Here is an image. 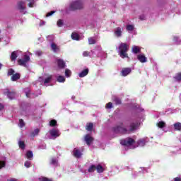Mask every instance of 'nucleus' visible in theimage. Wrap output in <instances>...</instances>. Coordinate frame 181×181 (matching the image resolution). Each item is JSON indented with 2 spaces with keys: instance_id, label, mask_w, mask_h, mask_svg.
Returning <instances> with one entry per match:
<instances>
[{
  "instance_id": "1",
  "label": "nucleus",
  "mask_w": 181,
  "mask_h": 181,
  "mask_svg": "<svg viewBox=\"0 0 181 181\" xmlns=\"http://www.w3.org/2000/svg\"><path fill=\"white\" fill-rule=\"evenodd\" d=\"M139 125H141V123L138 121H132L129 123V125L125 127H124L123 123H120L119 124H117L112 127V132H113V134L122 135L131 134L133 131H136V129L139 128Z\"/></svg>"
},
{
  "instance_id": "2",
  "label": "nucleus",
  "mask_w": 181,
  "mask_h": 181,
  "mask_svg": "<svg viewBox=\"0 0 181 181\" xmlns=\"http://www.w3.org/2000/svg\"><path fill=\"white\" fill-rule=\"evenodd\" d=\"M119 55L122 59L128 57V50H129V45L125 42H121L118 47H116Z\"/></svg>"
},
{
  "instance_id": "3",
  "label": "nucleus",
  "mask_w": 181,
  "mask_h": 181,
  "mask_svg": "<svg viewBox=\"0 0 181 181\" xmlns=\"http://www.w3.org/2000/svg\"><path fill=\"white\" fill-rule=\"evenodd\" d=\"M121 145L123 146H127L129 149H134L135 148V140L134 139L129 137L120 141Z\"/></svg>"
},
{
  "instance_id": "4",
  "label": "nucleus",
  "mask_w": 181,
  "mask_h": 181,
  "mask_svg": "<svg viewBox=\"0 0 181 181\" xmlns=\"http://www.w3.org/2000/svg\"><path fill=\"white\" fill-rule=\"evenodd\" d=\"M60 130L57 128H53L52 129L49 131V133L45 134L46 139H56V138H59L60 135Z\"/></svg>"
},
{
  "instance_id": "5",
  "label": "nucleus",
  "mask_w": 181,
  "mask_h": 181,
  "mask_svg": "<svg viewBox=\"0 0 181 181\" xmlns=\"http://www.w3.org/2000/svg\"><path fill=\"white\" fill-rule=\"evenodd\" d=\"M92 57H103V56H106V54L103 52V48L101 46H97L93 50H91Z\"/></svg>"
},
{
  "instance_id": "6",
  "label": "nucleus",
  "mask_w": 181,
  "mask_h": 181,
  "mask_svg": "<svg viewBox=\"0 0 181 181\" xmlns=\"http://www.w3.org/2000/svg\"><path fill=\"white\" fill-rule=\"evenodd\" d=\"M83 8V2L78 0L71 3L69 6L70 11H76V9H81Z\"/></svg>"
},
{
  "instance_id": "7",
  "label": "nucleus",
  "mask_w": 181,
  "mask_h": 181,
  "mask_svg": "<svg viewBox=\"0 0 181 181\" xmlns=\"http://www.w3.org/2000/svg\"><path fill=\"white\" fill-rule=\"evenodd\" d=\"M30 60V57L29 55H24V58L20 59L18 60V64L20 66H23V67H28V62Z\"/></svg>"
},
{
  "instance_id": "8",
  "label": "nucleus",
  "mask_w": 181,
  "mask_h": 181,
  "mask_svg": "<svg viewBox=\"0 0 181 181\" xmlns=\"http://www.w3.org/2000/svg\"><path fill=\"white\" fill-rule=\"evenodd\" d=\"M52 76H48L45 79H44L43 77L41 76L38 78V81L40 83L42 86H45L46 87H47V86H49V83L52 81Z\"/></svg>"
},
{
  "instance_id": "9",
  "label": "nucleus",
  "mask_w": 181,
  "mask_h": 181,
  "mask_svg": "<svg viewBox=\"0 0 181 181\" xmlns=\"http://www.w3.org/2000/svg\"><path fill=\"white\" fill-rule=\"evenodd\" d=\"M25 5H26V1H18L17 4L18 9L20 10V12L23 14L27 13V11H25V9H26V6Z\"/></svg>"
},
{
  "instance_id": "10",
  "label": "nucleus",
  "mask_w": 181,
  "mask_h": 181,
  "mask_svg": "<svg viewBox=\"0 0 181 181\" xmlns=\"http://www.w3.org/2000/svg\"><path fill=\"white\" fill-rule=\"evenodd\" d=\"M4 95H6L9 100H13L16 97V93L13 91H10L8 89H6L4 92Z\"/></svg>"
},
{
  "instance_id": "11",
  "label": "nucleus",
  "mask_w": 181,
  "mask_h": 181,
  "mask_svg": "<svg viewBox=\"0 0 181 181\" xmlns=\"http://www.w3.org/2000/svg\"><path fill=\"white\" fill-rule=\"evenodd\" d=\"M72 155L74 158H76V159H80V158L83 156V153L78 148H75L72 151Z\"/></svg>"
},
{
  "instance_id": "12",
  "label": "nucleus",
  "mask_w": 181,
  "mask_h": 181,
  "mask_svg": "<svg viewBox=\"0 0 181 181\" xmlns=\"http://www.w3.org/2000/svg\"><path fill=\"white\" fill-rule=\"evenodd\" d=\"M148 142H149V138L144 137V138L140 139L137 141V145L138 146H145L146 144H148Z\"/></svg>"
},
{
  "instance_id": "13",
  "label": "nucleus",
  "mask_w": 181,
  "mask_h": 181,
  "mask_svg": "<svg viewBox=\"0 0 181 181\" xmlns=\"http://www.w3.org/2000/svg\"><path fill=\"white\" fill-rule=\"evenodd\" d=\"M84 141L86 144L88 145V146H90L93 144V141H94V138L91 136L90 134H86L84 137Z\"/></svg>"
},
{
  "instance_id": "14",
  "label": "nucleus",
  "mask_w": 181,
  "mask_h": 181,
  "mask_svg": "<svg viewBox=\"0 0 181 181\" xmlns=\"http://www.w3.org/2000/svg\"><path fill=\"white\" fill-rule=\"evenodd\" d=\"M24 93H25V95L28 98H35V97H37V94L30 93V89L29 88H26L24 89Z\"/></svg>"
},
{
  "instance_id": "15",
  "label": "nucleus",
  "mask_w": 181,
  "mask_h": 181,
  "mask_svg": "<svg viewBox=\"0 0 181 181\" xmlns=\"http://www.w3.org/2000/svg\"><path fill=\"white\" fill-rule=\"evenodd\" d=\"M137 60H139L140 63H146V62H148V58L145 57L144 54H139L137 55Z\"/></svg>"
},
{
  "instance_id": "16",
  "label": "nucleus",
  "mask_w": 181,
  "mask_h": 181,
  "mask_svg": "<svg viewBox=\"0 0 181 181\" xmlns=\"http://www.w3.org/2000/svg\"><path fill=\"white\" fill-rule=\"evenodd\" d=\"M57 64L59 69H64L66 67V62L62 59H57Z\"/></svg>"
},
{
  "instance_id": "17",
  "label": "nucleus",
  "mask_w": 181,
  "mask_h": 181,
  "mask_svg": "<svg viewBox=\"0 0 181 181\" xmlns=\"http://www.w3.org/2000/svg\"><path fill=\"white\" fill-rule=\"evenodd\" d=\"M131 71H132V69L131 68H124L121 71V74L123 77H127V76H128V74H129Z\"/></svg>"
},
{
  "instance_id": "18",
  "label": "nucleus",
  "mask_w": 181,
  "mask_h": 181,
  "mask_svg": "<svg viewBox=\"0 0 181 181\" xmlns=\"http://www.w3.org/2000/svg\"><path fill=\"white\" fill-rule=\"evenodd\" d=\"M114 33L116 37H121V36H122V28H121V27L116 28L115 29Z\"/></svg>"
},
{
  "instance_id": "19",
  "label": "nucleus",
  "mask_w": 181,
  "mask_h": 181,
  "mask_svg": "<svg viewBox=\"0 0 181 181\" xmlns=\"http://www.w3.org/2000/svg\"><path fill=\"white\" fill-rule=\"evenodd\" d=\"M89 71L90 70L88 69V68L83 69L82 71H81L78 74V77H80V78H83V77H86V76L88 74Z\"/></svg>"
},
{
  "instance_id": "20",
  "label": "nucleus",
  "mask_w": 181,
  "mask_h": 181,
  "mask_svg": "<svg viewBox=\"0 0 181 181\" xmlns=\"http://www.w3.org/2000/svg\"><path fill=\"white\" fill-rule=\"evenodd\" d=\"M173 128L174 131L180 132L181 131V122H177L174 123L173 125Z\"/></svg>"
},
{
  "instance_id": "21",
  "label": "nucleus",
  "mask_w": 181,
  "mask_h": 181,
  "mask_svg": "<svg viewBox=\"0 0 181 181\" xmlns=\"http://www.w3.org/2000/svg\"><path fill=\"white\" fill-rule=\"evenodd\" d=\"M18 53H21V52L20 51H14L11 53V62H15V60H16V59L18 57Z\"/></svg>"
},
{
  "instance_id": "22",
  "label": "nucleus",
  "mask_w": 181,
  "mask_h": 181,
  "mask_svg": "<svg viewBox=\"0 0 181 181\" xmlns=\"http://www.w3.org/2000/svg\"><path fill=\"white\" fill-rule=\"evenodd\" d=\"M39 132H40V129H35L33 131H32L30 133V136L32 138H34V136H37V135H39Z\"/></svg>"
},
{
  "instance_id": "23",
  "label": "nucleus",
  "mask_w": 181,
  "mask_h": 181,
  "mask_svg": "<svg viewBox=\"0 0 181 181\" xmlns=\"http://www.w3.org/2000/svg\"><path fill=\"white\" fill-rule=\"evenodd\" d=\"M169 114H173L172 109H166L165 112H160L159 115H169Z\"/></svg>"
},
{
  "instance_id": "24",
  "label": "nucleus",
  "mask_w": 181,
  "mask_h": 181,
  "mask_svg": "<svg viewBox=\"0 0 181 181\" xmlns=\"http://www.w3.org/2000/svg\"><path fill=\"white\" fill-rule=\"evenodd\" d=\"M132 52L134 54H138V53H141V49L138 46H133L132 48Z\"/></svg>"
},
{
  "instance_id": "25",
  "label": "nucleus",
  "mask_w": 181,
  "mask_h": 181,
  "mask_svg": "<svg viewBox=\"0 0 181 181\" xmlns=\"http://www.w3.org/2000/svg\"><path fill=\"white\" fill-rule=\"evenodd\" d=\"M51 165H53L54 166H58L59 160L57 157H54L51 159Z\"/></svg>"
},
{
  "instance_id": "26",
  "label": "nucleus",
  "mask_w": 181,
  "mask_h": 181,
  "mask_svg": "<svg viewBox=\"0 0 181 181\" xmlns=\"http://www.w3.org/2000/svg\"><path fill=\"white\" fill-rule=\"evenodd\" d=\"M112 100L116 105H119V104H121V99L117 96H112Z\"/></svg>"
},
{
  "instance_id": "27",
  "label": "nucleus",
  "mask_w": 181,
  "mask_h": 181,
  "mask_svg": "<svg viewBox=\"0 0 181 181\" xmlns=\"http://www.w3.org/2000/svg\"><path fill=\"white\" fill-rule=\"evenodd\" d=\"M25 156L27 159H29V160H32V159H33V152H32V151H27Z\"/></svg>"
},
{
  "instance_id": "28",
  "label": "nucleus",
  "mask_w": 181,
  "mask_h": 181,
  "mask_svg": "<svg viewBox=\"0 0 181 181\" xmlns=\"http://www.w3.org/2000/svg\"><path fill=\"white\" fill-rule=\"evenodd\" d=\"M173 42L175 45H181V38L177 36H175L173 39Z\"/></svg>"
},
{
  "instance_id": "29",
  "label": "nucleus",
  "mask_w": 181,
  "mask_h": 181,
  "mask_svg": "<svg viewBox=\"0 0 181 181\" xmlns=\"http://www.w3.org/2000/svg\"><path fill=\"white\" fill-rule=\"evenodd\" d=\"M51 49L54 53L59 52V47L54 42L51 43Z\"/></svg>"
},
{
  "instance_id": "30",
  "label": "nucleus",
  "mask_w": 181,
  "mask_h": 181,
  "mask_svg": "<svg viewBox=\"0 0 181 181\" xmlns=\"http://www.w3.org/2000/svg\"><path fill=\"white\" fill-rule=\"evenodd\" d=\"M57 81L58 83H64L66 81V77L63 76H58L57 77Z\"/></svg>"
},
{
  "instance_id": "31",
  "label": "nucleus",
  "mask_w": 181,
  "mask_h": 181,
  "mask_svg": "<svg viewBox=\"0 0 181 181\" xmlns=\"http://www.w3.org/2000/svg\"><path fill=\"white\" fill-rule=\"evenodd\" d=\"M20 78H21V74H13L11 76L12 81H16L17 80H19Z\"/></svg>"
},
{
  "instance_id": "32",
  "label": "nucleus",
  "mask_w": 181,
  "mask_h": 181,
  "mask_svg": "<svg viewBox=\"0 0 181 181\" xmlns=\"http://www.w3.org/2000/svg\"><path fill=\"white\" fill-rule=\"evenodd\" d=\"M95 170H96V166L95 165H90L88 168V172L89 173H93V172H95Z\"/></svg>"
},
{
  "instance_id": "33",
  "label": "nucleus",
  "mask_w": 181,
  "mask_h": 181,
  "mask_svg": "<svg viewBox=\"0 0 181 181\" xmlns=\"http://www.w3.org/2000/svg\"><path fill=\"white\" fill-rule=\"evenodd\" d=\"M82 55L83 57H93V54L91 53V51H85L83 52Z\"/></svg>"
},
{
  "instance_id": "34",
  "label": "nucleus",
  "mask_w": 181,
  "mask_h": 181,
  "mask_svg": "<svg viewBox=\"0 0 181 181\" xmlns=\"http://www.w3.org/2000/svg\"><path fill=\"white\" fill-rule=\"evenodd\" d=\"M157 127L158 128H165V127H166V123L163 121H160L157 123Z\"/></svg>"
},
{
  "instance_id": "35",
  "label": "nucleus",
  "mask_w": 181,
  "mask_h": 181,
  "mask_svg": "<svg viewBox=\"0 0 181 181\" xmlns=\"http://www.w3.org/2000/svg\"><path fill=\"white\" fill-rule=\"evenodd\" d=\"M71 39H73V40H80V36L78 35V34L73 33L71 34Z\"/></svg>"
},
{
  "instance_id": "36",
  "label": "nucleus",
  "mask_w": 181,
  "mask_h": 181,
  "mask_svg": "<svg viewBox=\"0 0 181 181\" xmlns=\"http://www.w3.org/2000/svg\"><path fill=\"white\" fill-rule=\"evenodd\" d=\"M96 170L98 173H103L104 172V168L101 165H98L96 166Z\"/></svg>"
},
{
  "instance_id": "37",
  "label": "nucleus",
  "mask_w": 181,
  "mask_h": 181,
  "mask_svg": "<svg viewBox=\"0 0 181 181\" xmlns=\"http://www.w3.org/2000/svg\"><path fill=\"white\" fill-rule=\"evenodd\" d=\"M127 30H128L129 33H131L134 29H135V27L134 25H127L126 27Z\"/></svg>"
},
{
  "instance_id": "38",
  "label": "nucleus",
  "mask_w": 181,
  "mask_h": 181,
  "mask_svg": "<svg viewBox=\"0 0 181 181\" xmlns=\"http://www.w3.org/2000/svg\"><path fill=\"white\" fill-rule=\"evenodd\" d=\"M65 77L69 78V77H71V71L69 69H65Z\"/></svg>"
},
{
  "instance_id": "39",
  "label": "nucleus",
  "mask_w": 181,
  "mask_h": 181,
  "mask_svg": "<svg viewBox=\"0 0 181 181\" xmlns=\"http://www.w3.org/2000/svg\"><path fill=\"white\" fill-rule=\"evenodd\" d=\"M28 4L29 8H33L34 6H36V4H35V0H26Z\"/></svg>"
},
{
  "instance_id": "40",
  "label": "nucleus",
  "mask_w": 181,
  "mask_h": 181,
  "mask_svg": "<svg viewBox=\"0 0 181 181\" xmlns=\"http://www.w3.org/2000/svg\"><path fill=\"white\" fill-rule=\"evenodd\" d=\"M57 121L56 119H51L49 121V126L50 127H57Z\"/></svg>"
},
{
  "instance_id": "41",
  "label": "nucleus",
  "mask_w": 181,
  "mask_h": 181,
  "mask_svg": "<svg viewBox=\"0 0 181 181\" xmlns=\"http://www.w3.org/2000/svg\"><path fill=\"white\" fill-rule=\"evenodd\" d=\"M22 115L28 116L29 115V109L28 107H25V109H23L21 112Z\"/></svg>"
},
{
  "instance_id": "42",
  "label": "nucleus",
  "mask_w": 181,
  "mask_h": 181,
  "mask_svg": "<svg viewBox=\"0 0 181 181\" xmlns=\"http://www.w3.org/2000/svg\"><path fill=\"white\" fill-rule=\"evenodd\" d=\"M18 146H19V148H21V149H25V142L21 140L18 141Z\"/></svg>"
},
{
  "instance_id": "43",
  "label": "nucleus",
  "mask_w": 181,
  "mask_h": 181,
  "mask_svg": "<svg viewBox=\"0 0 181 181\" xmlns=\"http://www.w3.org/2000/svg\"><path fill=\"white\" fill-rule=\"evenodd\" d=\"M93 123H88L86 127V131H93Z\"/></svg>"
},
{
  "instance_id": "44",
  "label": "nucleus",
  "mask_w": 181,
  "mask_h": 181,
  "mask_svg": "<svg viewBox=\"0 0 181 181\" xmlns=\"http://www.w3.org/2000/svg\"><path fill=\"white\" fill-rule=\"evenodd\" d=\"M88 43L89 45H95V39L93 37L88 38Z\"/></svg>"
},
{
  "instance_id": "45",
  "label": "nucleus",
  "mask_w": 181,
  "mask_h": 181,
  "mask_svg": "<svg viewBox=\"0 0 181 181\" xmlns=\"http://www.w3.org/2000/svg\"><path fill=\"white\" fill-rule=\"evenodd\" d=\"M135 109H136V111H137V112H144V109L142 107H141V106H139V105H136Z\"/></svg>"
},
{
  "instance_id": "46",
  "label": "nucleus",
  "mask_w": 181,
  "mask_h": 181,
  "mask_svg": "<svg viewBox=\"0 0 181 181\" xmlns=\"http://www.w3.org/2000/svg\"><path fill=\"white\" fill-rule=\"evenodd\" d=\"M23 127H25V122H23V119H19V127L23 128Z\"/></svg>"
},
{
  "instance_id": "47",
  "label": "nucleus",
  "mask_w": 181,
  "mask_h": 181,
  "mask_svg": "<svg viewBox=\"0 0 181 181\" xmlns=\"http://www.w3.org/2000/svg\"><path fill=\"white\" fill-rule=\"evenodd\" d=\"M141 170L139 172V173H147L148 169L145 168H140Z\"/></svg>"
},
{
  "instance_id": "48",
  "label": "nucleus",
  "mask_w": 181,
  "mask_h": 181,
  "mask_svg": "<svg viewBox=\"0 0 181 181\" xmlns=\"http://www.w3.org/2000/svg\"><path fill=\"white\" fill-rule=\"evenodd\" d=\"M175 79L176 80V81H181V73L177 74L175 76Z\"/></svg>"
},
{
  "instance_id": "49",
  "label": "nucleus",
  "mask_w": 181,
  "mask_h": 181,
  "mask_svg": "<svg viewBox=\"0 0 181 181\" xmlns=\"http://www.w3.org/2000/svg\"><path fill=\"white\" fill-rule=\"evenodd\" d=\"M15 73V70L13 69H10L8 70V76H13V74Z\"/></svg>"
},
{
  "instance_id": "50",
  "label": "nucleus",
  "mask_w": 181,
  "mask_h": 181,
  "mask_svg": "<svg viewBox=\"0 0 181 181\" xmlns=\"http://www.w3.org/2000/svg\"><path fill=\"white\" fill-rule=\"evenodd\" d=\"M6 163H5V160H0V169H2V168H5Z\"/></svg>"
},
{
  "instance_id": "51",
  "label": "nucleus",
  "mask_w": 181,
  "mask_h": 181,
  "mask_svg": "<svg viewBox=\"0 0 181 181\" xmlns=\"http://www.w3.org/2000/svg\"><path fill=\"white\" fill-rule=\"evenodd\" d=\"M24 165L26 168H30V166H32V163H30V161H25Z\"/></svg>"
},
{
  "instance_id": "52",
  "label": "nucleus",
  "mask_w": 181,
  "mask_h": 181,
  "mask_svg": "<svg viewBox=\"0 0 181 181\" xmlns=\"http://www.w3.org/2000/svg\"><path fill=\"white\" fill-rule=\"evenodd\" d=\"M105 108H107V110H110V108H112V103L110 102L106 104Z\"/></svg>"
},
{
  "instance_id": "53",
  "label": "nucleus",
  "mask_w": 181,
  "mask_h": 181,
  "mask_svg": "<svg viewBox=\"0 0 181 181\" xmlns=\"http://www.w3.org/2000/svg\"><path fill=\"white\" fill-rule=\"evenodd\" d=\"M35 54L36 56L40 57V56H42V54H43V52L40 50H37L35 52Z\"/></svg>"
},
{
  "instance_id": "54",
  "label": "nucleus",
  "mask_w": 181,
  "mask_h": 181,
  "mask_svg": "<svg viewBox=\"0 0 181 181\" xmlns=\"http://www.w3.org/2000/svg\"><path fill=\"white\" fill-rule=\"evenodd\" d=\"M38 149H46V144H45V143L41 144L38 146Z\"/></svg>"
},
{
  "instance_id": "55",
  "label": "nucleus",
  "mask_w": 181,
  "mask_h": 181,
  "mask_svg": "<svg viewBox=\"0 0 181 181\" xmlns=\"http://www.w3.org/2000/svg\"><path fill=\"white\" fill-rule=\"evenodd\" d=\"M57 26H59V28H62V26H63V20H59L57 21Z\"/></svg>"
},
{
  "instance_id": "56",
  "label": "nucleus",
  "mask_w": 181,
  "mask_h": 181,
  "mask_svg": "<svg viewBox=\"0 0 181 181\" xmlns=\"http://www.w3.org/2000/svg\"><path fill=\"white\" fill-rule=\"evenodd\" d=\"M139 19H140V21H145V19H146V16H145V14H141L139 16Z\"/></svg>"
},
{
  "instance_id": "57",
  "label": "nucleus",
  "mask_w": 181,
  "mask_h": 181,
  "mask_svg": "<svg viewBox=\"0 0 181 181\" xmlns=\"http://www.w3.org/2000/svg\"><path fill=\"white\" fill-rule=\"evenodd\" d=\"M55 13H56V11H52L51 12L47 13L46 16H47V18H49V16H52V15H53Z\"/></svg>"
},
{
  "instance_id": "58",
  "label": "nucleus",
  "mask_w": 181,
  "mask_h": 181,
  "mask_svg": "<svg viewBox=\"0 0 181 181\" xmlns=\"http://www.w3.org/2000/svg\"><path fill=\"white\" fill-rule=\"evenodd\" d=\"M139 173H137V172H134L132 173V177H136V176H138Z\"/></svg>"
},
{
  "instance_id": "59",
  "label": "nucleus",
  "mask_w": 181,
  "mask_h": 181,
  "mask_svg": "<svg viewBox=\"0 0 181 181\" xmlns=\"http://www.w3.org/2000/svg\"><path fill=\"white\" fill-rule=\"evenodd\" d=\"M45 23H46L44 21H41L40 23V26H44Z\"/></svg>"
},
{
  "instance_id": "60",
  "label": "nucleus",
  "mask_w": 181,
  "mask_h": 181,
  "mask_svg": "<svg viewBox=\"0 0 181 181\" xmlns=\"http://www.w3.org/2000/svg\"><path fill=\"white\" fill-rule=\"evenodd\" d=\"M4 105L0 103V111H1V110H4Z\"/></svg>"
},
{
  "instance_id": "61",
  "label": "nucleus",
  "mask_w": 181,
  "mask_h": 181,
  "mask_svg": "<svg viewBox=\"0 0 181 181\" xmlns=\"http://www.w3.org/2000/svg\"><path fill=\"white\" fill-rule=\"evenodd\" d=\"M76 98V96H74V95H73L72 97H71V100H74Z\"/></svg>"
},
{
  "instance_id": "62",
  "label": "nucleus",
  "mask_w": 181,
  "mask_h": 181,
  "mask_svg": "<svg viewBox=\"0 0 181 181\" xmlns=\"http://www.w3.org/2000/svg\"><path fill=\"white\" fill-rule=\"evenodd\" d=\"M9 181H16V179H11Z\"/></svg>"
},
{
  "instance_id": "63",
  "label": "nucleus",
  "mask_w": 181,
  "mask_h": 181,
  "mask_svg": "<svg viewBox=\"0 0 181 181\" xmlns=\"http://www.w3.org/2000/svg\"><path fill=\"white\" fill-rule=\"evenodd\" d=\"M1 67H2V64H0V70H1Z\"/></svg>"
},
{
  "instance_id": "64",
  "label": "nucleus",
  "mask_w": 181,
  "mask_h": 181,
  "mask_svg": "<svg viewBox=\"0 0 181 181\" xmlns=\"http://www.w3.org/2000/svg\"><path fill=\"white\" fill-rule=\"evenodd\" d=\"M156 118H159V116H157Z\"/></svg>"
}]
</instances>
